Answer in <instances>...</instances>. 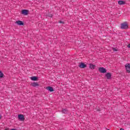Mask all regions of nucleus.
<instances>
[{
  "mask_svg": "<svg viewBox=\"0 0 130 130\" xmlns=\"http://www.w3.org/2000/svg\"><path fill=\"white\" fill-rule=\"evenodd\" d=\"M99 71L100 73H102V74H105V73H107V70L103 67H100L99 69Z\"/></svg>",
  "mask_w": 130,
  "mask_h": 130,
  "instance_id": "obj_2",
  "label": "nucleus"
},
{
  "mask_svg": "<svg viewBox=\"0 0 130 130\" xmlns=\"http://www.w3.org/2000/svg\"><path fill=\"white\" fill-rule=\"evenodd\" d=\"M127 46V47H128V48H130V44H128V45Z\"/></svg>",
  "mask_w": 130,
  "mask_h": 130,
  "instance_id": "obj_18",
  "label": "nucleus"
},
{
  "mask_svg": "<svg viewBox=\"0 0 130 130\" xmlns=\"http://www.w3.org/2000/svg\"><path fill=\"white\" fill-rule=\"evenodd\" d=\"M106 77L108 80H110V79H111V73H107L106 74Z\"/></svg>",
  "mask_w": 130,
  "mask_h": 130,
  "instance_id": "obj_8",
  "label": "nucleus"
},
{
  "mask_svg": "<svg viewBox=\"0 0 130 130\" xmlns=\"http://www.w3.org/2000/svg\"><path fill=\"white\" fill-rule=\"evenodd\" d=\"M3 77H4V73L2 71H0V78H3Z\"/></svg>",
  "mask_w": 130,
  "mask_h": 130,
  "instance_id": "obj_15",
  "label": "nucleus"
},
{
  "mask_svg": "<svg viewBox=\"0 0 130 130\" xmlns=\"http://www.w3.org/2000/svg\"><path fill=\"white\" fill-rule=\"evenodd\" d=\"M49 17H50V18H52V15H50L49 16Z\"/></svg>",
  "mask_w": 130,
  "mask_h": 130,
  "instance_id": "obj_19",
  "label": "nucleus"
},
{
  "mask_svg": "<svg viewBox=\"0 0 130 130\" xmlns=\"http://www.w3.org/2000/svg\"><path fill=\"white\" fill-rule=\"evenodd\" d=\"M120 130H124V129H123V128H121L120 129Z\"/></svg>",
  "mask_w": 130,
  "mask_h": 130,
  "instance_id": "obj_20",
  "label": "nucleus"
},
{
  "mask_svg": "<svg viewBox=\"0 0 130 130\" xmlns=\"http://www.w3.org/2000/svg\"><path fill=\"white\" fill-rule=\"evenodd\" d=\"M118 5H125V2L123 1H119L118 2Z\"/></svg>",
  "mask_w": 130,
  "mask_h": 130,
  "instance_id": "obj_11",
  "label": "nucleus"
},
{
  "mask_svg": "<svg viewBox=\"0 0 130 130\" xmlns=\"http://www.w3.org/2000/svg\"><path fill=\"white\" fill-rule=\"evenodd\" d=\"M11 130H17V129L12 128V129H11Z\"/></svg>",
  "mask_w": 130,
  "mask_h": 130,
  "instance_id": "obj_21",
  "label": "nucleus"
},
{
  "mask_svg": "<svg viewBox=\"0 0 130 130\" xmlns=\"http://www.w3.org/2000/svg\"><path fill=\"white\" fill-rule=\"evenodd\" d=\"M2 118V117H0V119Z\"/></svg>",
  "mask_w": 130,
  "mask_h": 130,
  "instance_id": "obj_22",
  "label": "nucleus"
},
{
  "mask_svg": "<svg viewBox=\"0 0 130 130\" xmlns=\"http://www.w3.org/2000/svg\"><path fill=\"white\" fill-rule=\"evenodd\" d=\"M18 119L21 120V121H24L25 120V117H24V115L19 114L18 115Z\"/></svg>",
  "mask_w": 130,
  "mask_h": 130,
  "instance_id": "obj_4",
  "label": "nucleus"
},
{
  "mask_svg": "<svg viewBox=\"0 0 130 130\" xmlns=\"http://www.w3.org/2000/svg\"><path fill=\"white\" fill-rule=\"evenodd\" d=\"M113 51H117V48H112Z\"/></svg>",
  "mask_w": 130,
  "mask_h": 130,
  "instance_id": "obj_16",
  "label": "nucleus"
},
{
  "mask_svg": "<svg viewBox=\"0 0 130 130\" xmlns=\"http://www.w3.org/2000/svg\"><path fill=\"white\" fill-rule=\"evenodd\" d=\"M46 90H48V91H49V92H53L54 91V89H53V87L51 86H48L46 87Z\"/></svg>",
  "mask_w": 130,
  "mask_h": 130,
  "instance_id": "obj_7",
  "label": "nucleus"
},
{
  "mask_svg": "<svg viewBox=\"0 0 130 130\" xmlns=\"http://www.w3.org/2000/svg\"><path fill=\"white\" fill-rule=\"evenodd\" d=\"M125 68H128V70H129V69H130V64L129 63H126L125 65Z\"/></svg>",
  "mask_w": 130,
  "mask_h": 130,
  "instance_id": "obj_14",
  "label": "nucleus"
},
{
  "mask_svg": "<svg viewBox=\"0 0 130 130\" xmlns=\"http://www.w3.org/2000/svg\"><path fill=\"white\" fill-rule=\"evenodd\" d=\"M128 28V25H127V22H124L121 24V29H127Z\"/></svg>",
  "mask_w": 130,
  "mask_h": 130,
  "instance_id": "obj_1",
  "label": "nucleus"
},
{
  "mask_svg": "<svg viewBox=\"0 0 130 130\" xmlns=\"http://www.w3.org/2000/svg\"><path fill=\"white\" fill-rule=\"evenodd\" d=\"M16 23L19 26H23L24 25V22L21 20L16 21Z\"/></svg>",
  "mask_w": 130,
  "mask_h": 130,
  "instance_id": "obj_6",
  "label": "nucleus"
},
{
  "mask_svg": "<svg viewBox=\"0 0 130 130\" xmlns=\"http://www.w3.org/2000/svg\"><path fill=\"white\" fill-rule=\"evenodd\" d=\"M59 23H60V24H64V22L61 21H59Z\"/></svg>",
  "mask_w": 130,
  "mask_h": 130,
  "instance_id": "obj_17",
  "label": "nucleus"
},
{
  "mask_svg": "<svg viewBox=\"0 0 130 130\" xmlns=\"http://www.w3.org/2000/svg\"><path fill=\"white\" fill-rule=\"evenodd\" d=\"M31 80L32 81H37V80H38V77H36V76H32L30 78Z\"/></svg>",
  "mask_w": 130,
  "mask_h": 130,
  "instance_id": "obj_12",
  "label": "nucleus"
},
{
  "mask_svg": "<svg viewBox=\"0 0 130 130\" xmlns=\"http://www.w3.org/2000/svg\"><path fill=\"white\" fill-rule=\"evenodd\" d=\"M79 67L80 69H85V68H87V65L83 62H81L80 63Z\"/></svg>",
  "mask_w": 130,
  "mask_h": 130,
  "instance_id": "obj_3",
  "label": "nucleus"
},
{
  "mask_svg": "<svg viewBox=\"0 0 130 130\" xmlns=\"http://www.w3.org/2000/svg\"><path fill=\"white\" fill-rule=\"evenodd\" d=\"M62 113H64L65 114H66V113H68V109H63L62 110Z\"/></svg>",
  "mask_w": 130,
  "mask_h": 130,
  "instance_id": "obj_13",
  "label": "nucleus"
},
{
  "mask_svg": "<svg viewBox=\"0 0 130 130\" xmlns=\"http://www.w3.org/2000/svg\"><path fill=\"white\" fill-rule=\"evenodd\" d=\"M95 67L96 66L92 63L89 64V69H91V70H94L95 69Z\"/></svg>",
  "mask_w": 130,
  "mask_h": 130,
  "instance_id": "obj_9",
  "label": "nucleus"
},
{
  "mask_svg": "<svg viewBox=\"0 0 130 130\" xmlns=\"http://www.w3.org/2000/svg\"><path fill=\"white\" fill-rule=\"evenodd\" d=\"M31 85L32 87H38V86H39V84L38 83H37V82H34L31 84Z\"/></svg>",
  "mask_w": 130,
  "mask_h": 130,
  "instance_id": "obj_10",
  "label": "nucleus"
},
{
  "mask_svg": "<svg viewBox=\"0 0 130 130\" xmlns=\"http://www.w3.org/2000/svg\"><path fill=\"white\" fill-rule=\"evenodd\" d=\"M29 12V11L26 9H23L21 11V14L22 15H24V16H27V15H28V13Z\"/></svg>",
  "mask_w": 130,
  "mask_h": 130,
  "instance_id": "obj_5",
  "label": "nucleus"
}]
</instances>
